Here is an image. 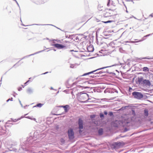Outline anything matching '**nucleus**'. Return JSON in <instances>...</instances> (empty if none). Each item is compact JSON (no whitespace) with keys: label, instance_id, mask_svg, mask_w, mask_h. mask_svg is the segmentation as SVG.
<instances>
[{"label":"nucleus","instance_id":"1","mask_svg":"<svg viewBox=\"0 0 153 153\" xmlns=\"http://www.w3.org/2000/svg\"><path fill=\"white\" fill-rule=\"evenodd\" d=\"M116 14V12L115 9L108 8L103 10V13H101V16L102 17H108L115 15Z\"/></svg>","mask_w":153,"mask_h":153},{"label":"nucleus","instance_id":"2","mask_svg":"<svg viewBox=\"0 0 153 153\" xmlns=\"http://www.w3.org/2000/svg\"><path fill=\"white\" fill-rule=\"evenodd\" d=\"M3 122V121H0V138L1 135L5 136L8 134L9 133L8 130L6 128L5 126L4 125Z\"/></svg>","mask_w":153,"mask_h":153},{"label":"nucleus","instance_id":"3","mask_svg":"<svg viewBox=\"0 0 153 153\" xmlns=\"http://www.w3.org/2000/svg\"><path fill=\"white\" fill-rule=\"evenodd\" d=\"M100 68L96 69L94 71H91L90 72H88V73H85V74L84 75H89V74H102V72H104L103 71H100L103 69V68Z\"/></svg>","mask_w":153,"mask_h":153},{"label":"nucleus","instance_id":"4","mask_svg":"<svg viewBox=\"0 0 153 153\" xmlns=\"http://www.w3.org/2000/svg\"><path fill=\"white\" fill-rule=\"evenodd\" d=\"M132 95L134 98L138 100H140L143 97V95L141 93L137 91L132 92Z\"/></svg>","mask_w":153,"mask_h":153},{"label":"nucleus","instance_id":"5","mask_svg":"<svg viewBox=\"0 0 153 153\" xmlns=\"http://www.w3.org/2000/svg\"><path fill=\"white\" fill-rule=\"evenodd\" d=\"M68 134L70 140H72L74 138V133L72 128H70L68 130Z\"/></svg>","mask_w":153,"mask_h":153},{"label":"nucleus","instance_id":"6","mask_svg":"<svg viewBox=\"0 0 153 153\" xmlns=\"http://www.w3.org/2000/svg\"><path fill=\"white\" fill-rule=\"evenodd\" d=\"M85 74V73H84L82 75L79 76L78 77H77L76 78V79L79 80V79H80V77L81 76H85L87 79H88V77H91L92 78H94L96 76L94 75V74H89V75H84Z\"/></svg>","mask_w":153,"mask_h":153},{"label":"nucleus","instance_id":"7","mask_svg":"<svg viewBox=\"0 0 153 153\" xmlns=\"http://www.w3.org/2000/svg\"><path fill=\"white\" fill-rule=\"evenodd\" d=\"M78 124L79 129H82L83 128V121L82 118H79V119Z\"/></svg>","mask_w":153,"mask_h":153},{"label":"nucleus","instance_id":"8","mask_svg":"<svg viewBox=\"0 0 153 153\" xmlns=\"http://www.w3.org/2000/svg\"><path fill=\"white\" fill-rule=\"evenodd\" d=\"M71 80L69 79L68 80L66 83V86L67 88H71L74 85H76V82H74L71 84L70 83Z\"/></svg>","mask_w":153,"mask_h":153},{"label":"nucleus","instance_id":"9","mask_svg":"<svg viewBox=\"0 0 153 153\" xmlns=\"http://www.w3.org/2000/svg\"><path fill=\"white\" fill-rule=\"evenodd\" d=\"M53 46L55 48H56L58 49H62L65 48L66 47V46L58 44H55L53 45Z\"/></svg>","mask_w":153,"mask_h":153},{"label":"nucleus","instance_id":"10","mask_svg":"<svg viewBox=\"0 0 153 153\" xmlns=\"http://www.w3.org/2000/svg\"><path fill=\"white\" fill-rule=\"evenodd\" d=\"M59 107L63 108L64 109V111L65 113L68 112L70 109V106L68 105H61Z\"/></svg>","mask_w":153,"mask_h":153},{"label":"nucleus","instance_id":"11","mask_svg":"<svg viewBox=\"0 0 153 153\" xmlns=\"http://www.w3.org/2000/svg\"><path fill=\"white\" fill-rule=\"evenodd\" d=\"M142 84L144 85L149 86L151 85V83L149 80L145 79H144L143 81Z\"/></svg>","mask_w":153,"mask_h":153},{"label":"nucleus","instance_id":"12","mask_svg":"<svg viewBox=\"0 0 153 153\" xmlns=\"http://www.w3.org/2000/svg\"><path fill=\"white\" fill-rule=\"evenodd\" d=\"M98 10L99 11V13L100 15L101 16V13H102L103 12V11L104 7H103V6H102L101 5H99L98 6Z\"/></svg>","mask_w":153,"mask_h":153},{"label":"nucleus","instance_id":"13","mask_svg":"<svg viewBox=\"0 0 153 153\" xmlns=\"http://www.w3.org/2000/svg\"><path fill=\"white\" fill-rule=\"evenodd\" d=\"M143 80L144 79L143 77H138V81L139 84H142Z\"/></svg>","mask_w":153,"mask_h":153},{"label":"nucleus","instance_id":"14","mask_svg":"<svg viewBox=\"0 0 153 153\" xmlns=\"http://www.w3.org/2000/svg\"><path fill=\"white\" fill-rule=\"evenodd\" d=\"M103 130L102 128H100L98 131V134L100 135H102L103 134Z\"/></svg>","mask_w":153,"mask_h":153},{"label":"nucleus","instance_id":"15","mask_svg":"<svg viewBox=\"0 0 153 153\" xmlns=\"http://www.w3.org/2000/svg\"><path fill=\"white\" fill-rule=\"evenodd\" d=\"M82 95L81 97H84L86 99L88 97V95L86 93H83L82 94Z\"/></svg>","mask_w":153,"mask_h":153},{"label":"nucleus","instance_id":"16","mask_svg":"<svg viewBox=\"0 0 153 153\" xmlns=\"http://www.w3.org/2000/svg\"><path fill=\"white\" fill-rule=\"evenodd\" d=\"M33 92V90L31 88H29L27 90V92L28 94H32Z\"/></svg>","mask_w":153,"mask_h":153},{"label":"nucleus","instance_id":"17","mask_svg":"<svg viewBox=\"0 0 153 153\" xmlns=\"http://www.w3.org/2000/svg\"><path fill=\"white\" fill-rule=\"evenodd\" d=\"M88 49L89 52L93 51L94 50V48L93 47L91 46H89L88 48Z\"/></svg>","mask_w":153,"mask_h":153},{"label":"nucleus","instance_id":"18","mask_svg":"<svg viewBox=\"0 0 153 153\" xmlns=\"http://www.w3.org/2000/svg\"><path fill=\"white\" fill-rule=\"evenodd\" d=\"M43 105V104L39 103L37 104L36 106H34L33 107H38L41 108Z\"/></svg>","mask_w":153,"mask_h":153},{"label":"nucleus","instance_id":"19","mask_svg":"<svg viewBox=\"0 0 153 153\" xmlns=\"http://www.w3.org/2000/svg\"><path fill=\"white\" fill-rule=\"evenodd\" d=\"M145 115L146 116H147L148 115V112L146 110H145L144 111Z\"/></svg>","mask_w":153,"mask_h":153},{"label":"nucleus","instance_id":"20","mask_svg":"<svg viewBox=\"0 0 153 153\" xmlns=\"http://www.w3.org/2000/svg\"><path fill=\"white\" fill-rule=\"evenodd\" d=\"M24 117H23V116H22L20 118H18V119H14L13 120L12 119V120L11 121H13V122H16L17 121H18V120H20V119L22 118H23Z\"/></svg>","mask_w":153,"mask_h":153},{"label":"nucleus","instance_id":"21","mask_svg":"<svg viewBox=\"0 0 153 153\" xmlns=\"http://www.w3.org/2000/svg\"><path fill=\"white\" fill-rule=\"evenodd\" d=\"M149 71L148 68H143V71Z\"/></svg>","mask_w":153,"mask_h":153},{"label":"nucleus","instance_id":"22","mask_svg":"<svg viewBox=\"0 0 153 153\" xmlns=\"http://www.w3.org/2000/svg\"><path fill=\"white\" fill-rule=\"evenodd\" d=\"M114 144L117 146H119L121 145V143L120 142H116L114 143Z\"/></svg>","mask_w":153,"mask_h":153},{"label":"nucleus","instance_id":"23","mask_svg":"<svg viewBox=\"0 0 153 153\" xmlns=\"http://www.w3.org/2000/svg\"><path fill=\"white\" fill-rule=\"evenodd\" d=\"M108 115L110 116H112L113 115V113L112 112H109L108 113Z\"/></svg>","mask_w":153,"mask_h":153},{"label":"nucleus","instance_id":"24","mask_svg":"<svg viewBox=\"0 0 153 153\" xmlns=\"http://www.w3.org/2000/svg\"><path fill=\"white\" fill-rule=\"evenodd\" d=\"M100 116L101 118H103L104 117V114L102 113H100Z\"/></svg>","mask_w":153,"mask_h":153},{"label":"nucleus","instance_id":"25","mask_svg":"<svg viewBox=\"0 0 153 153\" xmlns=\"http://www.w3.org/2000/svg\"><path fill=\"white\" fill-rule=\"evenodd\" d=\"M112 22V21H111V20H109V21H106V22H104V23H110V22Z\"/></svg>","mask_w":153,"mask_h":153},{"label":"nucleus","instance_id":"26","mask_svg":"<svg viewBox=\"0 0 153 153\" xmlns=\"http://www.w3.org/2000/svg\"><path fill=\"white\" fill-rule=\"evenodd\" d=\"M104 68H103V69L101 70L100 71H103L104 72H102V73H104L107 72V70H105L104 69Z\"/></svg>","mask_w":153,"mask_h":153},{"label":"nucleus","instance_id":"27","mask_svg":"<svg viewBox=\"0 0 153 153\" xmlns=\"http://www.w3.org/2000/svg\"><path fill=\"white\" fill-rule=\"evenodd\" d=\"M25 118L30 119L31 120H33V118L32 117L30 116L25 117Z\"/></svg>","mask_w":153,"mask_h":153},{"label":"nucleus","instance_id":"28","mask_svg":"<svg viewBox=\"0 0 153 153\" xmlns=\"http://www.w3.org/2000/svg\"><path fill=\"white\" fill-rule=\"evenodd\" d=\"M118 65H117V64H115V65H111V66H107L106 67H111L112 66H118Z\"/></svg>","mask_w":153,"mask_h":153},{"label":"nucleus","instance_id":"29","mask_svg":"<svg viewBox=\"0 0 153 153\" xmlns=\"http://www.w3.org/2000/svg\"><path fill=\"white\" fill-rule=\"evenodd\" d=\"M110 0H108V3L107 4V6L108 7H109L110 6L109 4H110Z\"/></svg>","mask_w":153,"mask_h":153},{"label":"nucleus","instance_id":"30","mask_svg":"<svg viewBox=\"0 0 153 153\" xmlns=\"http://www.w3.org/2000/svg\"><path fill=\"white\" fill-rule=\"evenodd\" d=\"M22 90V87H19L18 88V90L19 91H21Z\"/></svg>","mask_w":153,"mask_h":153},{"label":"nucleus","instance_id":"31","mask_svg":"<svg viewBox=\"0 0 153 153\" xmlns=\"http://www.w3.org/2000/svg\"><path fill=\"white\" fill-rule=\"evenodd\" d=\"M104 114L105 115H106L107 114H108V113L107 112V111H104Z\"/></svg>","mask_w":153,"mask_h":153},{"label":"nucleus","instance_id":"32","mask_svg":"<svg viewBox=\"0 0 153 153\" xmlns=\"http://www.w3.org/2000/svg\"><path fill=\"white\" fill-rule=\"evenodd\" d=\"M14 94H13V96L14 97H16V95H17V94H16V93H15V92H14Z\"/></svg>","mask_w":153,"mask_h":153},{"label":"nucleus","instance_id":"33","mask_svg":"<svg viewBox=\"0 0 153 153\" xmlns=\"http://www.w3.org/2000/svg\"><path fill=\"white\" fill-rule=\"evenodd\" d=\"M30 81V80H27L26 82L25 83V85H26L27 83H28Z\"/></svg>","mask_w":153,"mask_h":153},{"label":"nucleus","instance_id":"34","mask_svg":"<svg viewBox=\"0 0 153 153\" xmlns=\"http://www.w3.org/2000/svg\"><path fill=\"white\" fill-rule=\"evenodd\" d=\"M48 72H47L44 73L42 74H47Z\"/></svg>","mask_w":153,"mask_h":153},{"label":"nucleus","instance_id":"35","mask_svg":"<svg viewBox=\"0 0 153 153\" xmlns=\"http://www.w3.org/2000/svg\"><path fill=\"white\" fill-rule=\"evenodd\" d=\"M82 129H79V133H81L82 132Z\"/></svg>","mask_w":153,"mask_h":153},{"label":"nucleus","instance_id":"36","mask_svg":"<svg viewBox=\"0 0 153 153\" xmlns=\"http://www.w3.org/2000/svg\"><path fill=\"white\" fill-rule=\"evenodd\" d=\"M33 120H34L35 121H36V119L35 118H33Z\"/></svg>","mask_w":153,"mask_h":153},{"label":"nucleus","instance_id":"37","mask_svg":"<svg viewBox=\"0 0 153 153\" xmlns=\"http://www.w3.org/2000/svg\"><path fill=\"white\" fill-rule=\"evenodd\" d=\"M10 99H8L7 101H6L7 102H8L9 101H10Z\"/></svg>","mask_w":153,"mask_h":153},{"label":"nucleus","instance_id":"38","mask_svg":"<svg viewBox=\"0 0 153 153\" xmlns=\"http://www.w3.org/2000/svg\"><path fill=\"white\" fill-rule=\"evenodd\" d=\"M19 102L20 104H22L21 101H20V100L19 99Z\"/></svg>","mask_w":153,"mask_h":153},{"label":"nucleus","instance_id":"39","mask_svg":"<svg viewBox=\"0 0 153 153\" xmlns=\"http://www.w3.org/2000/svg\"><path fill=\"white\" fill-rule=\"evenodd\" d=\"M130 89H131H131H132V88H131V87H129V91H130Z\"/></svg>","mask_w":153,"mask_h":153},{"label":"nucleus","instance_id":"40","mask_svg":"<svg viewBox=\"0 0 153 153\" xmlns=\"http://www.w3.org/2000/svg\"><path fill=\"white\" fill-rule=\"evenodd\" d=\"M127 128H125V131H127Z\"/></svg>","mask_w":153,"mask_h":153},{"label":"nucleus","instance_id":"41","mask_svg":"<svg viewBox=\"0 0 153 153\" xmlns=\"http://www.w3.org/2000/svg\"><path fill=\"white\" fill-rule=\"evenodd\" d=\"M10 100L11 101H13V98H11V99H10Z\"/></svg>","mask_w":153,"mask_h":153},{"label":"nucleus","instance_id":"42","mask_svg":"<svg viewBox=\"0 0 153 153\" xmlns=\"http://www.w3.org/2000/svg\"><path fill=\"white\" fill-rule=\"evenodd\" d=\"M115 92H117H117H118L117 90H115Z\"/></svg>","mask_w":153,"mask_h":153},{"label":"nucleus","instance_id":"43","mask_svg":"<svg viewBox=\"0 0 153 153\" xmlns=\"http://www.w3.org/2000/svg\"><path fill=\"white\" fill-rule=\"evenodd\" d=\"M51 90H53V87H51Z\"/></svg>","mask_w":153,"mask_h":153},{"label":"nucleus","instance_id":"44","mask_svg":"<svg viewBox=\"0 0 153 153\" xmlns=\"http://www.w3.org/2000/svg\"><path fill=\"white\" fill-rule=\"evenodd\" d=\"M20 105H21V107H23V105H22V104H20Z\"/></svg>","mask_w":153,"mask_h":153},{"label":"nucleus","instance_id":"45","mask_svg":"<svg viewBox=\"0 0 153 153\" xmlns=\"http://www.w3.org/2000/svg\"><path fill=\"white\" fill-rule=\"evenodd\" d=\"M89 88V87H85V88Z\"/></svg>","mask_w":153,"mask_h":153},{"label":"nucleus","instance_id":"46","mask_svg":"<svg viewBox=\"0 0 153 153\" xmlns=\"http://www.w3.org/2000/svg\"><path fill=\"white\" fill-rule=\"evenodd\" d=\"M27 106V105H26V106H24V108H25V107H26V106Z\"/></svg>","mask_w":153,"mask_h":153},{"label":"nucleus","instance_id":"47","mask_svg":"<svg viewBox=\"0 0 153 153\" xmlns=\"http://www.w3.org/2000/svg\"><path fill=\"white\" fill-rule=\"evenodd\" d=\"M126 123H127L128 124V123H129V122H128V121H126Z\"/></svg>","mask_w":153,"mask_h":153},{"label":"nucleus","instance_id":"48","mask_svg":"<svg viewBox=\"0 0 153 153\" xmlns=\"http://www.w3.org/2000/svg\"><path fill=\"white\" fill-rule=\"evenodd\" d=\"M59 91H58L57 92L56 94H58V93H59Z\"/></svg>","mask_w":153,"mask_h":153},{"label":"nucleus","instance_id":"49","mask_svg":"<svg viewBox=\"0 0 153 153\" xmlns=\"http://www.w3.org/2000/svg\"><path fill=\"white\" fill-rule=\"evenodd\" d=\"M151 16L152 17H153V15H151Z\"/></svg>","mask_w":153,"mask_h":153},{"label":"nucleus","instance_id":"50","mask_svg":"<svg viewBox=\"0 0 153 153\" xmlns=\"http://www.w3.org/2000/svg\"><path fill=\"white\" fill-rule=\"evenodd\" d=\"M2 79V77H1V80H0V81H1V79Z\"/></svg>","mask_w":153,"mask_h":153},{"label":"nucleus","instance_id":"51","mask_svg":"<svg viewBox=\"0 0 153 153\" xmlns=\"http://www.w3.org/2000/svg\"><path fill=\"white\" fill-rule=\"evenodd\" d=\"M27 114H26L25 115V116H26V115H27Z\"/></svg>","mask_w":153,"mask_h":153},{"label":"nucleus","instance_id":"52","mask_svg":"<svg viewBox=\"0 0 153 153\" xmlns=\"http://www.w3.org/2000/svg\"><path fill=\"white\" fill-rule=\"evenodd\" d=\"M22 86L23 88H24V86L23 85H22Z\"/></svg>","mask_w":153,"mask_h":153},{"label":"nucleus","instance_id":"53","mask_svg":"<svg viewBox=\"0 0 153 153\" xmlns=\"http://www.w3.org/2000/svg\"><path fill=\"white\" fill-rule=\"evenodd\" d=\"M31 79V78H29V79Z\"/></svg>","mask_w":153,"mask_h":153},{"label":"nucleus","instance_id":"54","mask_svg":"<svg viewBox=\"0 0 153 153\" xmlns=\"http://www.w3.org/2000/svg\"><path fill=\"white\" fill-rule=\"evenodd\" d=\"M133 112H134V111H132Z\"/></svg>","mask_w":153,"mask_h":153},{"label":"nucleus","instance_id":"55","mask_svg":"<svg viewBox=\"0 0 153 153\" xmlns=\"http://www.w3.org/2000/svg\"><path fill=\"white\" fill-rule=\"evenodd\" d=\"M73 50H71V51H73Z\"/></svg>","mask_w":153,"mask_h":153},{"label":"nucleus","instance_id":"56","mask_svg":"<svg viewBox=\"0 0 153 153\" xmlns=\"http://www.w3.org/2000/svg\"><path fill=\"white\" fill-rule=\"evenodd\" d=\"M36 77V76H34V78H35Z\"/></svg>","mask_w":153,"mask_h":153}]
</instances>
